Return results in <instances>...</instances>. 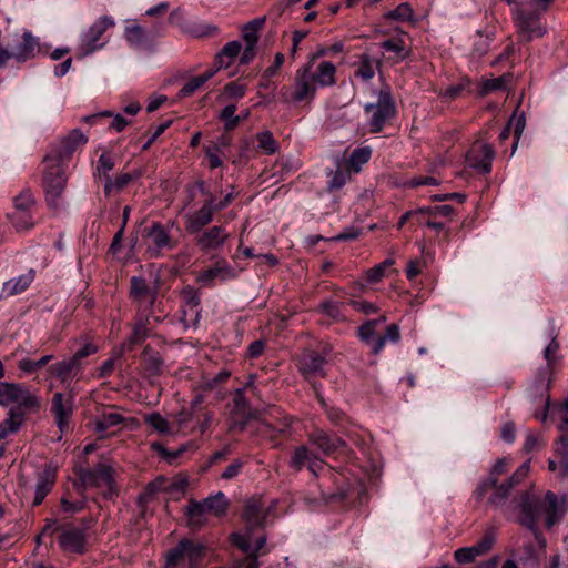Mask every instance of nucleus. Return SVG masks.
Returning <instances> with one entry per match:
<instances>
[{
    "label": "nucleus",
    "mask_w": 568,
    "mask_h": 568,
    "mask_svg": "<svg viewBox=\"0 0 568 568\" xmlns=\"http://www.w3.org/2000/svg\"><path fill=\"white\" fill-rule=\"evenodd\" d=\"M343 303L332 300H324L318 305V311L324 315L331 317L335 322L345 321V315L342 311Z\"/></svg>",
    "instance_id": "50"
},
{
    "label": "nucleus",
    "mask_w": 568,
    "mask_h": 568,
    "mask_svg": "<svg viewBox=\"0 0 568 568\" xmlns=\"http://www.w3.org/2000/svg\"><path fill=\"white\" fill-rule=\"evenodd\" d=\"M206 547L197 540L182 538L164 555L163 568H200Z\"/></svg>",
    "instance_id": "2"
},
{
    "label": "nucleus",
    "mask_w": 568,
    "mask_h": 568,
    "mask_svg": "<svg viewBox=\"0 0 568 568\" xmlns=\"http://www.w3.org/2000/svg\"><path fill=\"white\" fill-rule=\"evenodd\" d=\"M234 277V270L225 261H217L211 267L201 272L197 276V281L205 286H213L215 278L226 281Z\"/></svg>",
    "instance_id": "29"
},
{
    "label": "nucleus",
    "mask_w": 568,
    "mask_h": 568,
    "mask_svg": "<svg viewBox=\"0 0 568 568\" xmlns=\"http://www.w3.org/2000/svg\"><path fill=\"white\" fill-rule=\"evenodd\" d=\"M36 206V200L30 190L21 191L13 199V211L7 214L17 232L29 231L33 229L36 222L32 211Z\"/></svg>",
    "instance_id": "12"
},
{
    "label": "nucleus",
    "mask_w": 568,
    "mask_h": 568,
    "mask_svg": "<svg viewBox=\"0 0 568 568\" xmlns=\"http://www.w3.org/2000/svg\"><path fill=\"white\" fill-rule=\"evenodd\" d=\"M242 44L240 41L227 42L214 57L213 67L210 70H215V73L221 69H226L233 64L235 58L241 53Z\"/></svg>",
    "instance_id": "30"
},
{
    "label": "nucleus",
    "mask_w": 568,
    "mask_h": 568,
    "mask_svg": "<svg viewBox=\"0 0 568 568\" xmlns=\"http://www.w3.org/2000/svg\"><path fill=\"white\" fill-rule=\"evenodd\" d=\"M17 404L20 410H37L41 406L40 398L20 383L0 382V406Z\"/></svg>",
    "instance_id": "9"
},
{
    "label": "nucleus",
    "mask_w": 568,
    "mask_h": 568,
    "mask_svg": "<svg viewBox=\"0 0 568 568\" xmlns=\"http://www.w3.org/2000/svg\"><path fill=\"white\" fill-rule=\"evenodd\" d=\"M213 414L212 412L207 410L206 408L197 407V414H196V432L201 435L204 434L212 422Z\"/></svg>",
    "instance_id": "63"
},
{
    "label": "nucleus",
    "mask_w": 568,
    "mask_h": 568,
    "mask_svg": "<svg viewBox=\"0 0 568 568\" xmlns=\"http://www.w3.org/2000/svg\"><path fill=\"white\" fill-rule=\"evenodd\" d=\"M495 544L494 534H486L479 541L470 547H463L454 552V559L460 565L475 561L479 556L487 554Z\"/></svg>",
    "instance_id": "23"
},
{
    "label": "nucleus",
    "mask_w": 568,
    "mask_h": 568,
    "mask_svg": "<svg viewBox=\"0 0 568 568\" xmlns=\"http://www.w3.org/2000/svg\"><path fill=\"white\" fill-rule=\"evenodd\" d=\"M509 459L506 457L498 458L493 465L487 478L483 479L476 490L474 491L475 498L481 500L486 494L490 490L491 486L499 481V477L507 473L509 466Z\"/></svg>",
    "instance_id": "25"
},
{
    "label": "nucleus",
    "mask_w": 568,
    "mask_h": 568,
    "mask_svg": "<svg viewBox=\"0 0 568 568\" xmlns=\"http://www.w3.org/2000/svg\"><path fill=\"white\" fill-rule=\"evenodd\" d=\"M541 507L539 508V516L545 515V526L547 529H551L558 524L565 516L568 509V501L564 497L560 501L558 496L548 490L545 495V499H541Z\"/></svg>",
    "instance_id": "19"
},
{
    "label": "nucleus",
    "mask_w": 568,
    "mask_h": 568,
    "mask_svg": "<svg viewBox=\"0 0 568 568\" xmlns=\"http://www.w3.org/2000/svg\"><path fill=\"white\" fill-rule=\"evenodd\" d=\"M541 498L530 490H525L519 496L518 507L521 516L518 523L529 529L541 548L546 547V539L538 529L539 508L541 507Z\"/></svg>",
    "instance_id": "8"
},
{
    "label": "nucleus",
    "mask_w": 568,
    "mask_h": 568,
    "mask_svg": "<svg viewBox=\"0 0 568 568\" xmlns=\"http://www.w3.org/2000/svg\"><path fill=\"white\" fill-rule=\"evenodd\" d=\"M74 396L72 394L54 393L51 402V413L61 434L69 428L73 415Z\"/></svg>",
    "instance_id": "18"
},
{
    "label": "nucleus",
    "mask_w": 568,
    "mask_h": 568,
    "mask_svg": "<svg viewBox=\"0 0 568 568\" xmlns=\"http://www.w3.org/2000/svg\"><path fill=\"white\" fill-rule=\"evenodd\" d=\"M214 201L213 194L210 193L202 207L186 216L185 229L190 234L200 232L213 221Z\"/></svg>",
    "instance_id": "24"
},
{
    "label": "nucleus",
    "mask_w": 568,
    "mask_h": 568,
    "mask_svg": "<svg viewBox=\"0 0 568 568\" xmlns=\"http://www.w3.org/2000/svg\"><path fill=\"white\" fill-rule=\"evenodd\" d=\"M332 352L333 346L326 342H321L315 349H303L296 358L297 371L307 381L317 376L325 377V365Z\"/></svg>",
    "instance_id": "7"
},
{
    "label": "nucleus",
    "mask_w": 568,
    "mask_h": 568,
    "mask_svg": "<svg viewBox=\"0 0 568 568\" xmlns=\"http://www.w3.org/2000/svg\"><path fill=\"white\" fill-rule=\"evenodd\" d=\"M114 158L110 153L103 152L98 159L94 176L105 182L108 178H112L110 172L114 169Z\"/></svg>",
    "instance_id": "48"
},
{
    "label": "nucleus",
    "mask_w": 568,
    "mask_h": 568,
    "mask_svg": "<svg viewBox=\"0 0 568 568\" xmlns=\"http://www.w3.org/2000/svg\"><path fill=\"white\" fill-rule=\"evenodd\" d=\"M261 564L255 555H246L243 558H234L225 568H260Z\"/></svg>",
    "instance_id": "64"
},
{
    "label": "nucleus",
    "mask_w": 568,
    "mask_h": 568,
    "mask_svg": "<svg viewBox=\"0 0 568 568\" xmlns=\"http://www.w3.org/2000/svg\"><path fill=\"white\" fill-rule=\"evenodd\" d=\"M39 49V41L32 36L30 31H24L22 34V41L16 47L12 52L13 59L19 62H26L34 58L36 52Z\"/></svg>",
    "instance_id": "32"
},
{
    "label": "nucleus",
    "mask_w": 568,
    "mask_h": 568,
    "mask_svg": "<svg viewBox=\"0 0 568 568\" xmlns=\"http://www.w3.org/2000/svg\"><path fill=\"white\" fill-rule=\"evenodd\" d=\"M357 334L361 341L371 346L372 353L374 354V343L378 337L376 336V322L366 321L358 327Z\"/></svg>",
    "instance_id": "56"
},
{
    "label": "nucleus",
    "mask_w": 568,
    "mask_h": 568,
    "mask_svg": "<svg viewBox=\"0 0 568 568\" xmlns=\"http://www.w3.org/2000/svg\"><path fill=\"white\" fill-rule=\"evenodd\" d=\"M123 420V416L115 412H103L95 422V429L103 433L113 426L120 425Z\"/></svg>",
    "instance_id": "52"
},
{
    "label": "nucleus",
    "mask_w": 568,
    "mask_h": 568,
    "mask_svg": "<svg viewBox=\"0 0 568 568\" xmlns=\"http://www.w3.org/2000/svg\"><path fill=\"white\" fill-rule=\"evenodd\" d=\"M215 75V70H206L204 73L193 77L190 79L180 90L179 95L186 98L192 95L197 89H200L205 82Z\"/></svg>",
    "instance_id": "44"
},
{
    "label": "nucleus",
    "mask_w": 568,
    "mask_h": 568,
    "mask_svg": "<svg viewBox=\"0 0 568 568\" xmlns=\"http://www.w3.org/2000/svg\"><path fill=\"white\" fill-rule=\"evenodd\" d=\"M314 455L315 453L306 445H300L293 450L288 466L294 471H301L304 467H307Z\"/></svg>",
    "instance_id": "42"
},
{
    "label": "nucleus",
    "mask_w": 568,
    "mask_h": 568,
    "mask_svg": "<svg viewBox=\"0 0 568 568\" xmlns=\"http://www.w3.org/2000/svg\"><path fill=\"white\" fill-rule=\"evenodd\" d=\"M202 503L203 505H205L207 514L213 513L216 516H222L225 514L227 509V503L225 500L223 493H219L215 496L207 497Z\"/></svg>",
    "instance_id": "53"
},
{
    "label": "nucleus",
    "mask_w": 568,
    "mask_h": 568,
    "mask_svg": "<svg viewBox=\"0 0 568 568\" xmlns=\"http://www.w3.org/2000/svg\"><path fill=\"white\" fill-rule=\"evenodd\" d=\"M307 440L325 456H332L346 447V442L343 438L336 435H329L321 428L310 432L307 434Z\"/></svg>",
    "instance_id": "21"
},
{
    "label": "nucleus",
    "mask_w": 568,
    "mask_h": 568,
    "mask_svg": "<svg viewBox=\"0 0 568 568\" xmlns=\"http://www.w3.org/2000/svg\"><path fill=\"white\" fill-rule=\"evenodd\" d=\"M351 171L343 162H337L336 170H331L327 175L329 180L327 182L329 190H338L343 187L351 176Z\"/></svg>",
    "instance_id": "43"
},
{
    "label": "nucleus",
    "mask_w": 568,
    "mask_h": 568,
    "mask_svg": "<svg viewBox=\"0 0 568 568\" xmlns=\"http://www.w3.org/2000/svg\"><path fill=\"white\" fill-rule=\"evenodd\" d=\"M266 516L267 510L261 499L252 498L246 501L243 509V519L251 528L262 526Z\"/></svg>",
    "instance_id": "31"
},
{
    "label": "nucleus",
    "mask_w": 568,
    "mask_h": 568,
    "mask_svg": "<svg viewBox=\"0 0 568 568\" xmlns=\"http://www.w3.org/2000/svg\"><path fill=\"white\" fill-rule=\"evenodd\" d=\"M382 47L388 52H394L400 60H404L408 54L405 49V43L402 39L385 40L382 43Z\"/></svg>",
    "instance_id": "62"
},
{
    "label": "nucleus",
    "mask_w": 568,
    "mask_h": 568,
    "mask_svg": "<svg viewBox=\"0 0 568 568\" xmlns=\"http://www.w3.org/2000/svg\"><path fill=\"white\" fill-rule=\"evenodd\" d=\"M47 168L43 173V187L45 192V200L49 206L58 209L60 205V197L65 189L68 178L64 173L62 163L51 160L47 162Z\"/></svg>",
    "instance_id": "11"
},
{
    "label": "nucleus",
    "mask_w": 568,
    "mask_h": 568,
    "mask_svg": "<svg viewBox=\"0 0 568 568\" xmlns=\"http://www.w3.org/2000/svg\"><path fill=\"white\" fill-rule=\"evenodd\" d=\"M142 365L149 376H159L163 368V358L158 351L146 345L141 354Z\"/></svg>",
    "instance_id": "37"
},
{
    "label": "nucleus",
    "mask_w": 568,
    "mask_h": 568,
    "mask_svg": "<svg viewBox=\"0 0 568 568\" xmlns=\"http://www.w3.org/2000/svg\"><path fill=\"white\" fill-rule=\"evenodd\" d=\"M315 392H316V398L318 399L321 406L324 408L325 414L328 418V420L334 425H341L345 420V414L337 407L328 406L323 397V395L320 393L317 385H313Z\"/></svg>",
    "instance_id": "51"
},
{
    "label": "nucleus",
    "mask_w": 568,
    "mask_h": 568,
    "mask_svg": "<svg viewBox=\"0 0 568 568\" xmlns=\"http://www.w3.org/2000/svg\"><path fill=\"white\" fill-rule=\"evenodd\" d=\"M202 403V397L197 396L192 400L190 408H183L175 417L178 432L183 435L196 433V414L197 407Z\"/></svg>",
    "instance_id": "28"
},
{
    "label": "nucleus",
    "mask_w": 568,
    "mask_h": 568,
    "mask_svg": "<svg viewBox=\"0 0 568 568\" xmlns=\"http://www.w3.org/2000/svg\"><path fill=\"white\" fill-rule=\"evenodd\" d=\"M57 480V469L52 465H45L43 470L39 474L36 494L33 498V506L42 504L48 494L52 490Z\"/></svg>",
    "instance_id": "27"
},
{
    "label": "nucleus",
    "mask_w": 568,
    "mask_h": 568,
    "mask_svg": "<svg viewBox=\"0 0 568 568\" xmlns=\"http://www.w3.org/2000/svg\"><path fill=\"white\" fill-rule=\"evenodd\" d=\"M149 316H136L133 323L132 332L126 339V345L129 349H133V347L138 344L143 343L149 336Z\"/></svg>",
    "instance_id": "39"
},
{
    "label": "nucleus",
    "mask_w": 568,
    "mask_h": 568,
    "mask_svg": "<svg viewBox=\"0 0 568 568\" xmlns=\"http://www.w3.org/2000/svg\"><path fill=\"white\" fill-rule=\"evenodd\" d=\"M180 297L183 302L184 307L190 311H195L196 317L200 316V304H201V295L199 290L193 286H185L180 292Z\"/></svg>",
    "instance_id": "45"
},
{
    "label": "nucleus",
    "mask_w": 568,
    "mask_h": 568,
    "mask_svg": "<svg viewBox=\"0 0 568 568\" xmlns=\"http://www.w3.org/2000/svg\"><path fill=\"white\" fill-rule=\"evenodd\" d=\"M98 352V347L92 343L84 344L71 357L59 361L49 366L50 375L60 381L61 384L69 386L71 382L82 374L83 359Z\"/></svg>",
    "instance_id": "6"
},
{
    "label": "nucleus",
    "mask_w": 568,
    "mask_h": 568,
    "mask_svg": "<svg viewBox=\"0 0 568 568\" xmlns=\"http://www.w3.org/2000/svg\"><path fill=\"white\" fill-rule=\"evenodd\" d=\"M247 87L239 80L226 83L223 93L229 99H242L246 93Z\"/></svg>",
    "instance_id": "61"
},
{
    "label": "nucleus",
    "mask_w": 568,
    "mask_h": 568,
    "mask_svg": "<svg viewBox=\"0 0 568 568\" xmlns=\"http://www.w3.org/2000/svg\"><path fill=\"white\" fill-rule=\"evenodd\" d=\"M143 232L150 241L149 250L152 252V256H159L162 250H171L175 246L169 231L160 222H153Z\"/></svg>",
    "instance_id": "22"
},
{
    "label": "nucleus",
    "mask_w": 568,
    "mask_h": 568,
    "mask_svg": "<svg viewBox=\"0 0 568 568\" xmlns=\"http://www.w3.org/2000/svg\"><path fill=\"white\" fill-rule=\"evenodd\" d=\"M227 239L226 230L223 226L214 225L196 239V245L204 252L214 251L222 247Z\"/></svg>",
    "instance_id": "26"
},
{
    "label": "nucleus",
    "mask_w": 568,
    "mask_h": 568,
    "mask_svg": "<svg viewBox=\"0 0 568 568\" xmlns=\"http://www.w3.org/2000/svg\"><path fill=\"white\" fill-rule=\"evenodd\" d=\"M493 145L484 141H475L466 153V163L479 173L488 174L495 159Z\"/></svg>",
    "instance_id": "17"
},
{
    "label": "nucleus",
    "mask_w": 568,
    "mask_h": 568,
    "mask_svg": "<svg viewBox=\"0 0 568 568\" xmlns=\"http://www.w3.org/2000/svg\"><path fill=\"white\" fill-rule=\"evenodd\" d=\"M265 18H256L242 28V38L246 45H255L258 41V31L263 28Z\"/></svg>",
    "instance_id": "46"
},
{
    "label": "nucleus",
    "mask_w": 568,
    "mask_h": 568,
    "mask_svg": "<svg viewBox=\"0 0 568 568\" xmlns=\"http://www.w3.org/2000/svg\"><path fill=\"white\" fill-rule=\"evenodd\" d=\"M236 105L229 104L223 108L220 113V120L224 122V128L226 131L234 130L241 123V115H235Z\"/></svg>",
    "instance_id": "55"
},
{
    "label": "nucleus",
    "mask_w": 568,
    "mask_h": 568,
    "mask_svg": "<svg viewBox=\"0 0 568 568\" xmlns=\"http://www.w3.org/2000/svg\"><path fill=\"white\" fill-rule=\"evenodd\" d=\"M559 347H560L559 342L557 341V337L554 336L552 339L550 341L549 345L546 347V349L544 352V356H545V359L547 361L548 367L539 371L536 382H535L537 389L541 388V389L547 390L549 388V378H548L549 367L554 364L555 354L558 352Z\"/></svg>",
    "instance_id": "35"
},
{
    "label": "nucleus",
    "mask_w": 568,
    "mask_h": 568,
    "mask_svg": "<svg viewBox=\"0 0 568 568\" xmlns=\"http://www.w3.org/2000/svg\"><path fill=\"white\" fill-rule=\"evenodd\" d=\"M158 285L151 286L143 276H132L128 296L138 311L144 306L151 312L158 298Z\"/></svg>",
    "instance_id": "16"
},
{
    "label": "nucleus",
    "mask_w": 568,
    "mask_h": 568,
    "mask_svg": "<svg viewBox=\"0 0 568 568\" xmlns=\"http://www.w3.org/2000/svg\"><path fill=\"white\" fill-rule=\"evenodd\" d=\"M530 471L529 460L521 464L516 471L506 480L499 484V481L491 486L493 493L487 499L488 505L491 507H499L504 505L509 498L513 489L519 486L528 476Z\"/></svg>",
    "instance_id": "15"
},
{
    "label": "nucleus",
    "mask_w": 568,
    "mask_h": 568,
    "mask_svg": "<svg viewBox=\"0 0 568 568\" xmlns=\"http://www.w3.org/2000/svg\"><path fill=\"white\" fill-rule=\"evenodd\" d=\"M206 514L205 505L202 501L190 500L185 507L187 526L191 529H200L206 524Z\"/></svg>",
    "instance_id": "38"
},
{
    "label": "nucleus",
    "mask_w": 568,
    "mask_h": 568,
    "mask_svg": "<svg viewBox=\"0 0 568 568\" xmlns=\"http://www.w3.org/2000/svg\"><path fill=\"white\" fill-rule=\"evenodd\" d=\"M114 27V21L108 16L100 17L79 39L77 48L78 58H84L104 47L105 41L101 42L104 32Z\"/></svg>",
    "instance_id": "13"
},
{
    "label": "nucleus",
    "mask_w": 568,
    "mask_h": 568,
    "mask_svg": "<svg viewBox=\"0 0 568 568\" xmlns=\"http://www.w3.org/2000/svg\"><path fill=\"white\" fill-rule=\"evenodd\" d=\"M88 142V138L84 135V133L79 129H73L67 136H64L59 145L57 146V150L54 151V154L47 155L44 158V162L55 160L60 163H62L64 160H69L72 154L75 152V150L84 145Z\"/></svg>",
    "instance_id": "20"
},
{
    "label": "nucleus",
    "mask_w": 568,
    "mask_h": 568,
    "mask_svg": "<svg viewBox=\"0 0 568 568\" xmlns=\"http://www.w3.org/2000/svg\"><path fill=\"white\" fill-rule=\"evenodd\" d=\"M58 532V544L64 552L82 555L85 552L87 535L83 529L73 526H61L57 520H50L37 536V542L42 536Z\"/></svg>",
    "instance_id": "5"
},
{
    "label": "nucleus",
    "mask_w": 568,
    "mask_h": 568,
    "mask_svg": "<svg viewBox=\"0 0 568 568\" xmlns=\"http://www.w3.org/2000/svg\"><path fill=\"white\" fill-rule=\"evenodd\" d=\"M511 16L519 43H529L547 33V27L537 9L519 4L511 9Z\"/></svg>",
    "instance_id": "3"
},
{
    "label": "nucleus",
    "mask_w": 568,
    "mask_h": 568,
    "mask_svg": "<svg viewBox=\"0 0 568 568\" xmlns=\"http://www.w3.org/2000/svg\"><path fill=\"white\" fill-rule=\"evenodd\" d=\"M414 11L409 3L403 2L398 4L394 10L388 11L385 18L395 21H409L412 20Z\"/></svg>",
    "instance_id": "59"
},
{
    "label": "nucleus",
    "mask_w": 568,
    "mask_h": 568,
    "mask_svg": "<svg viewBox=\"0 0 568 568\" xmlns=\"http://www.w3.org/2000/svg\"><path fill=\"white\" fill-rule=\"evenodd\" d=\"M400 339V332L399 326L397 324H390L387 326L385 334L382 336H378L376 342L374 343V355L379 354L383 348L385 347V344L387 342L390 343H398Z\"/></svg>",
    "instance_id": "49"
},
{
    "label": "nucleus",
    "mask_w": 568,
    "mask_h": 568,
    "mask_svg": "<svg viewBox=\"0 0 568 568\" xmlns=\"http://www.w3.org/2000/svg\"><path fill=\"white\" fill-rule=\"evenodd\" d=\"M336 84V67L329 61L318 63L305 62L300 67L294 77L293 91L288 102H311L315 98L317 88L333 87Z\"/></svg>",
    "instance_id": "1"
},
{
    "label": "nucleus",
    "mask_w": 568,
    "mask_h": 568,
    "mask_svg": "<svg viewBox=\"0 0 568 568\" xmlns=\"http://www.w3.org/2000/svg\"><path fill=\"white\" fill-rule=\"evenodd\" d=\"M141 176L142 171L136 169L131 172L120 173L114 179L108 178L104 183V194L110 196L112 193H120L131 182L139 180Z\"/></svg>",
    "instance_id": "34"
},
{
    "label": "nucleus",
    "mask_w": 568,
    "mask_h": 568,
    "mask_svg": "<svg viewBox=\"0 0 568 568\" xmlns=\"http://www.w3.org/2000/svg\"><path fill=\"white\" fill-rule=\"evenodd\" d=\"M231 377V372L227 369H222L214 377L206 378L201 383L200 388L203 392H212L216 389L220 385L226 383Z\"/></svg>",
    "instance_id": "60"
},
{
    "label": "nucleus",
    "mask_w": 568,
    "mask_h": 568,
    "mask_svg": "<svg viewBox=\"0 0 568 568\" xmlns=\"http://www.w3.org/2000/svg\"><path fill=\"white\" fill-rule=\"evenodd\" d=\"M375 65L379 67L381 62L373 59L368 53H363L359 55V61L354 75L367 82L375 75Z\"/></svg>",
    "instance_id": "40"
},
{
    "label": "nucleus",
    "mask_w": 568,
    "mask_h": 568,
    "mask_svg": "<svg viewBox=\"0 0 568 568\" xmlns=\"http://www.w3.org/2000/svg\"><path fill=\"white\" fill-rule=\"evenodd\" d=\"M75 474L84 488H102V495L105 499H111L116 495L111 466L100 463L93 469L79 468Z\"/></svg>",
    "instance_id": "10"
},
{
    "label": "nucleus",
    "mask_w": 568,
    "mask_h": 568,
    "mask_svg": "<svg viewBox=\"0 0 568 568\" xmlns=\"http://www.w3.org/2000/svg\"><path fill=\"white\" fill-rule=\"evenodd\" d=\"M125 39L132 47H141L146 41V33L139 24L130 26L125 29Z\"/></svg>",
    "instance_id": "58"
},
{
    "label": "nucleus",
    "mask_w": 568,
    "mask_h": 568,
    "mask_svg": "<svg viewBox=\"0 0 568 568\" xmlns=\"http://www.w3.org/2000/svg\"><path fill=\"white\" fill-rule=\"evenodd\" d=\"M257 148L265 154H274L278 144L271 131H263L256 134Z\"/></svg>",
    "instance_id": "54"
},
{
    "label": "nucleus",
    "mask_w": 568,
    "mask_h": 568,
    "mask_svg": "<svg viewBox=\"0 0 568 568\" xmlns=\"http://www.w3.org/2000/svg\"><path fill=\"white\" fill-rule=\"evenodd\" d=\"M364 112L368 116L367 128L371 133H379L395 119L397 114L396 103L389 87H384L378 92L377 102L367 103Z\"/></svg>",
    "instance_id": "4"
},
{
    "label": "nucleus",
    "mask_w": 568,
    "mask_h": 568,
    "mask_svg": "<svg viewBox=\"0 0 568 568\" xmlns=\"http://www.w3.org/2000/svg\"><path fill=\"white\" fill-rule=\"evenodd\" d=\"M372 149L369 146L356 148L352 151L348 160L343 162L351 172L358 173L362 166L369 161Z\"/></svg>",
    "instance_id": "41"
},
{
    "label": "nucleus",
    "mask_w": 568,
    "mask_h": 568,
    "mask_svg": "<svg viewBox=\"0 0 568 568\" xmlns=\"http://www.w3.org/2000/svg\"><path fill=\"white\" fill-rule=\"evenodd\" d=\"M511 74L505 73L498 78L487 79L483 82L479 90V95L485 97L491 92L506 90L509 82L511 81Z\"/></svg>",
    "instance_id": "47"
},
{
    "label": "nucleus",
    "mask_w": 568,
    "mask_h": 568,
    "mask_svg": "<svg viewBox=\"0 0 568 568\" xmlns=\"http://www.w3.org/2000/svg\"><path fill=\"white\" fill-rule=\"evenodd\" d=\"M144 422L160 434H170V424L160 413H151L144 416Z\"/></svg>",
    "instance_id": "57"
},
{
    "label": "nucleus",
    "mask_w": 568,
    "mask_h": 568,
    "mask_svg": "<svg viewBox=\"0 0 568 568\" xmlns=\"http://www.w3.org/2000/svg\"><path fill=\"white\" fill-rule=\"evenodd\" d=\"M230 406L231 430L243 432L248 422L257 418V410L253 409L243 389H235Z\"/></svg>",
    "instance_id": "14"
},
{
    "label": "nucleus",
    "mask_w": 568,
    "mask_h": 568,
    "mask_svg": "<svg viewBox=\"0 0 568 568\" xmlns=\"http://www.w3.org/2000/svg\"><path fill=\"white\" fill-rule=\"evenodd\" d=\"M36 278V271L30 268L26 274L13 277L3 283L2 295L6 297L23 293Z\"/></svg>",
    "instance_id": "33"
},
{
    "label": "nucleus",
    "mask_w": 568,
    "mask_h": 568,
    "mask_svg": "<svg viewBox=\"0 0 568 568\" xmlns=\"http://www.w3.org/2000/svg\"><path fill=\"white\" fill-rule=\"evenodd\" d=\"M26 422V412L19 408H10L7 418L0 423V440L7 438L10 434L17 433Z\"/></svg>",
    "instance_id": "36"
}]
</instances>
